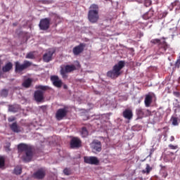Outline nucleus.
Wrapping results in <instances>:
<instances>
[{"mask_svg": "<svg viewBox=\"0 0 180 180\" xmlns=\"http://www.w3.org/2000/svg\"><path fill=\"white\" fill-rule=\"evenodd\" d=\"M167 14H168V13H167V12H164V13H163V15H165V16H167Z\"/></svg>", "mask_w": 180, "mask_h": 180, "instance_id": "obj_47", "label": "nucleus"}, {"mask_svg": "<svg viewBox=\"0 0 180 180\" xmlns=\"http://www.w3.org/2000/svg\"><path fill=\"white\" fill-rule=\"evenodd\" d=\"M175 141V137L174 136H171V137H170V141L171 142H173V141Z\"/></svg>", "mask_w": 180, "mask_h": 180, "instance_id": "obj_40", "label": "nucleus"}, {"mask_svg": "<svg viewBox=\"0 0 180 180\" xmlns=\"http://www.w3.org/2000/svg\"><path fill=\"white\" fill-rule=\"evenodd\" d=\"M25 58L27 59H31L33 60L35 58L34 54L33 52H30L28 53H27V56H25Z\"/></svg>", "mask_w": 180, "mask_h": 180, "instance_id": "obj_31", "label": "nucleus"}, {"mask_svg": "<svg viewBox=\"0 0 180 180\" xmlns=\"http://www.w3.org/2000/svg\"><path fill=\"white\" fill-rule=\"evenodd\" d=\"M51 20V19L49 18L41 19V21H39V29L42 31L48 30L50 28Z\"/></svg>", "mask_w": 180, "mask_h": 180, "instance_id": "obj_7", "label": "nucleus"}, {"mask_svg": "<svg viewBox=\"0 0 180 180\" xmlns=\"http://www.w3.org/2000/svg\"><path fill=\"white\" fill-rule=\"evenodd\" d=\"M146 112H147L148 115H151V111L150 110L147 109L146 110Z\"/></svg>", "mask_w": 180, "mask_h": 180, "instance_id": "obj_41", "label": "nucleus"}, {"mask_svg": "<svg viewBox=\"0 0 180 180\" xmlns=\"http://www.w3.org/2000/svg\"><path fill=\"white\" fill-rule=\"evenodd\" d=\"M136 114L139 119H142L148 116V115H145L144 109L141 108H139L136 110Z\"/></svg>", "mask_w": 180, "mask_h": 180, "instance_id": "obj_20", "label": "nucleus"}, {"mask_svg": "<svg viewBox=\"0 0 180 180\" xmlns=\"http://www.w3.org/2000/svg\"><path fill=\"white\" fill-rule=\"evenodd\" d=\"M32 62L29 60H24L23 64H20L19 61H15V73H20L24 70H27V68L32 66Z\"/></svg>", "mask_w": 180, "mask_h": 180, "instance_id": "obj_4", "label": "nucleus"}, {"mask_svg": "<svg viewBox=\"0 0 180 180\" xmlns=\"http://www.w3.org/2000/svg\"><path fill=\"white\" fill-rule=\"evenodd\" d=\"M171 120H172V124L174 126H178L179 125L178 118L176 117H172Z\"/></svg>", "mask_w": 180, "mask_h": 180, "instance_id": "obj_30", "label": "nucleus"}, {"mask_svg": "<svg viewBox=\"0 0 180 180\" xmlns=\"http://www.w3.org/2000/svg\"><path fill=\"white\" fill-rule=\"evenodd\" d=\"M158 53L164 54L168 49V44L165 41H163L158 45Z\"/></svg>", "mask_w": 180, "mask_h": 180, "instance_id": "obj_16", "label": "nucleus"}, {"mask_svg": "<svg viewBox=\"0 0 180 180\" xmlns=\"http://www.w3.org/2000/svg\"><path fill=\"white\" fill-rule=\"evenodd\" d=\"M71 148H79L82 146V141L77 137H73L70 141Z\"/></svg>", "mask_w": 180, "mask_h": 180, "instance_id": "obj_14", "label": "nucleus"}, {"mask_svg": "<svg viewBox=\"0 0 180 180\" xmlns=\"http://www.w3.org/2000/svg\"><path fill=\"white\" fill-rule=\"evenodd\" d=\"M2 64H3V62H2V60H1V58H0V70H1V68Z\"/></svg>", "mask_w": 180, "mask_h": 180, "instance_id": "obj_43", "label": "nucleus"}, {"mask_svg": "<svg viewBox=\"0 0 180 180\" xmlns=\"http://www.w3.org/2000/svg\"><path fill=\"white\" fill-rule=\"evenodd\" d=\"M54 54V51H49L44 54V57L42 58L44 60V62L45 63H49L52 60L53 56Z\"/></svg>", "mask_w": 180, "mask_h": 180, "instance_id": "obj_18", "label": "nucleus"}, {"mask_svg": "<svg viewBox=\"0 0 180 180\" xmlns=\"http://www.w3.org/2000/svg\"><path fill=\"white\" fill-rule=\"evenodd\" d=\"M6 150L7 151H11V149H10L9 146H6Z\"/></svg>", "mask_w": 180, "mask_h": 180, "instance_id": "obj_42", "label": "nucleus"}, {"mask_svg": "<svg viewBox=\"0 0 180 180\" xmlns=\"http://www.w3.org/2000/svg\"><path fill=\"white\" fill-rule=\"evenodd\" d=\"M84 162L86 164L92 165H98L99 160L96 156H84Z\"/></svg>", "mask_w": 180, "mask_h": 180, "instance_id": "obj_9", "label": "nucleus"}, {"mask_svg": "<svg viewBox=\"0 0 180 180\" xmlns=\"http://www.w3.org/2000/svg\"><path fill=\"white\" fill-rule=\"evenodd\" d=\"M46 169L44 167H41L37 170V172H34L32 176L36 179H44L46 176Z\"/></svg>", "mask_w": 180, "mask_h": 180, "instance_id": "obj_8", "label": "nucleus"}, {"mask_svg": "<svg viewBox=\"0 0 180 180\" xmlns=\"http://www.w3.org/2000/svg\"><path fill=\"white\" fill-rule=\"evenodd\" d=\"M32 84V80L30 79H27L24 82H22V86L25 88H29L30 87Z\"/></svg>", "mask_w": 180, "mask_h": 180, "instance_id": "obj_26", "label": "nucleus"}, {"mask_svg": "<svg viewBox=\"0 0 180 180\" xmlns=\"http://www.w3.org/2000/svg\"><path fill=\"white\" fill-rule=\"evenodd\" d=\"M91 148L92 150H94L96 152H101L102 150V143L101 141H100L98 139H94L91 143Z\"/></svg>", "mask_w": 180, "mask_h": 180, "instance_id": "obj_11", "label": "nucleus"}, {"mask_svg": "<svg viewBox=\"0 0 180 180\" xmlns=\"http://www.w3.org/2000/svg\"><path fill=\"white\" fill-rule=\"evenodd\" d=\"M155 94L153 93H148L146 94L144 99V105L146 108H150L153 100V96Z\"/></svg>", "mask_w": 180, "mask_h": 180, "instance_id": "obj_15", "label": "nucleus"}, {"mask_svg": "<svg viewBox=\"0 0 180 180\" xmlns=\"http://www.w3.org/2000/svg\"><path fill=\"white\" fill-rule=\"evenodd\" d=\"M87 18L91 24H96L98 22L100 18L98 5L93 4L89 6Z\"/></svg>", "mask_w": 180, "mask_h": 180, "instance_id": "obj_2", "label": "nucleus"}, {"mask_svg": "<svg viewBox=\"0 0 180 180\" xmlns=\"http://www.w3.org/2000/svg\"><path fill=\"white\" fill-rule=\"evenodd\" d=\"M153 170V167L150 164L146 165V169L142 170L143 174H146L147 175L150 174V172Z\"/></svg>", "mask_w": 180, "mask_h": 180, "instance_id": "obj_23", "label": "nucleus"}, {"mask_svg": "<svg viewBox=\"0 0 180 180\" xmlns=\"http://www.w3.org/2000/svg\"><path fill=\"white\" fill-rule=\"evenodd\" d=\"M18 153L25 152V155L22 157V160L25 162H30L32 160L33 158V152L31 146L21 143L18 144Z\"/></svg>", "mask_w": 180, "mask_h": 180, "instance_id": "obj_3", "label": "nucleus"}, {"mask_svg": "<svg viewBox=\"0 0 180 180\" xmlns=\"http://www.w3.org/2000/svg\"><path fill=\"white\" fill-rule=\"evenodd\" d=\"M161 40L160 39H153L150 40V44L156 45L158 44V46L161 44Z\"/></svg>", "mask_w": 180, "mask_h": 180, "instance_id": "obj_29", "label": "nucleus"}, {"mask_svg": "<svg viewBox=\"0 0 180 180\" xmlns=\"http://www.w3.org/2000/svg\"><path fill=\"white\" fill-rule=\"evenodd\" d=\"M152 1L151 0H145L144 1V6L148 8L151 6Z\"/></svg>", "mask_w": 180, "mask_h": 180, "instance_id": "obj_34", "label": "nucleus"}, {"mask_svg": "<svg viewBox=\"0 0 180 180\" xmlns=\"http://www.w3.org/2000/svg\"><path fill=\"white\" fill-rule=\"evenodd\" d=\"M126 63L124 60H120L115 64L111 70H109L106 73V76L112 79L118 78L122 75V70L125 67Z\"/></svg>", "mask_w": 180, "mask_h": 180, "instance_id": "obj_1", "label": "nucleus"}, {"mask_svg": "<svg viewBox=\"0 0 180 180\" xmlns=\"http://www.w3.org/2000/svg\"><path fill=\"white\" fill-rule=\"evenodd\" d=\"M34 99L37 103H42L44 100V91L41 90H37L34 92Z\"/></svg>", "mask_w": 180, "mask_h": 180, "instance_id": "obj_13", "label": "nucleus"}, {"mask_svg": "<svg viewBox=\"0 0 180 180\" xmlns=\"http://www.w3.org/2000/svg\"><path fill=\"white\" fill-rule=\"evenodd\" d=\"M63 89H68V86H67L66 84H64V85H63Z\"/></svg>", "mask_w": 180, "mask_h": 180, "instance_id": "obj_45", "label": "nucleus"}, {"mask_svg": "<svg viewBox=\"0 0 180 180\" xmlns=\"http://www.w3.org/2000/svg\"><path fill=\"white\" fill-rule=\"evenodd\" d=\"M22 173V167L20 166H17L14 168V174L15 175H20Z\"/></svg>", "mask_w": 180, "mask_h": 180, "instance_id": "obj_27", "label": "nucleus"}, {"mask_svg": "<svg viewBox=\"0 0 180 180\" xmlns=\"http://www.w3.org/2000/svg\"><path fill=\"white\" fill-rule=\"evenodd\" d=\"M172 6L176 11H180V1H175L174 2L172 3Z\"/></svg>", "mask_w": 180, "mask_h": 180, "instance_id": "obj_24", "label": "nucleus"}, {"mask_svg": "<svg viewBox=\"0 0 180 180\" xmlns=\"http://www.w3.org/2000/svg\"><path fill=\"white\" fill-rule=\"evenodd\" d=\"M152 155H153V152H150L149 155H148V157L149 158H152Z\"/></svg>", "mask_w": 180, "mask_h": 180, "instance_id": "obj_46", "label": "nucleus"}, {"mask_svg": "<svg viewBox=\"0 0 180 180\" xmlns=\"http://www.w3.org/2000/svg\"><path fill=\"white\" fill-rule=\"evenodd\" d=\"M8 95V89H3L1 91V96L4 97H7Z\"/></svg>", "mask_w": 180, "mask_h": 180, "instance_id": "obj_35", "label": "nucleus"}, {"mask_svg": "<svg viewBox=\"0 0 180 180\" xmlns=\"http://www.w3.org/2000/svg\"><path fill=\"white\" fill-rule=\"evenodd\" d=\"M133 111L131 109L127 108L122 112V117L127 120H131L133 119Z\"/></svg>", "mask_w": 180, "mask_h": 180, "instance_id": "obj_17", "label": "nucleus"}, {"mask_svg": "<svg viewBox=\"0 0 180 180\" xmlns=\"http://www.w3.org/2000/svg\"><path fill=\"white\" fill-rule=\"evenodd\" d=\"M68 107L59 108L57 110V111L56 112V119L58 121H60V120H63V118L68 115Z\"/></svg>", "mask_w": 180, "mask_h": 180, "instance_id": "obj_6", "label": "nucleus"}, {"mask_svg": "<svg viewBox=\"0 0 180 180\" xmlns=\"http://www.w3.org/2000/svg\"><path fill=\"white\" fill-rule=\"evenodd\" d=\"M89 135V131L86 127H82L81 130V136L82 138H86Z\"/></svg>", "mask_w": 180, "mask_h": 180, "instance_id": "obj_25", "label": "nucleus"}, {"mask_svg": "<svg viewBox=\"0 0 180 180\" xmlns=\"http://www.w3.org/2000/svg\"><path fill=\"white\" fill-rule=\"evenodd\" d=\"M154 151H155L154 148H151L150 150V153H152V154H153Z\"/></svg>", "mask_w": 180, "mask_h": 180, "instance_id": "obj_44", "label": "nucleus"}, {"mask_svg": "<svg viewBox=\"0 0 180 180\" xmlns=\"http://www.w3.org/2000/svg\"><path fill=\"white\" fill-rule=\"evenodd\" d=\"M5 166V158L3 156H0V168H3Z\"/></svg>", "mask_w": 180, "mask_h": 180, "instance_id": "obj_33", "label": "nucleus"}, {"mask_svg": "<svg viewBox=\"0 0 180 180\" xmlns=\"http://www.w3.org/2000/svg\"><path fill=\"white\" fill-rule=\"evenodd\" d=\"M175 67L177 68H180V54H179V58H177V60L175 63Z\"/></svg>", "mask_w": 180, "mask_h": 180, "instance_id": "obj_36", "label": "nucleus"}, {"mask_svg": "<svg viewBox=\"0 0 180 180\" xmlns=\"http://www.w3.org/2000/svg\"><path fill=\"white\" fill-rule=\"evenodd\" d=\"M13 68V64L11 62L7 63L3 68L2 70L4 72H9Z\"/></svg>", "mask_w": 180, "mask_h": 180, "instance_id": "obj_21", "label": "nucleus"}, {"mask_svg": "<svg viewBox=\"0 0 180 180\" xmlns=\"http://www.w3.org/2000/svg\"><path fill=\"white\" fill-rule=\"evenodd\" d=\"M63 174H64L65 176H70V175L72 174L71 169H70V168H68V167H65V168L63 170Z\"/></svg>", "mask_w": 180, "mask_h": 180, "instance_id": "obj_28", "label": "nucleus"}, {"mask_svg": "<svg viewBox=\"0 0 180 180\" xmlns=\"http://www.w3.org/2000/svg\"><path fill=\"white\" fill-rule=\"evenodd\" d=\"M51 82H52L53 86L58 89H60L63 86V81L59 78L58 75L51 76Z\"/></svg>", "mask_w": 180, "mask_h": 180, "instance_id": "obj_12", "label": "nucleus"}, {"mask_svg": "<svg viewBox=\"0 0 180 180\" xmlns=\"http://www.w3.org/2000/svg\"><path fill=\"white\" fill-rule=\"evenodd\" d=\"M58 19H59V16L58 15L55 16V20H58Z\"/></svg>", "mask_w": 180, "mask_h": 180, "instance_id": "obj_49", "label": "nucleus"}, {"mask_svg": "<svg viewBox=\"0 0 180 180\" xmlns=\"http://www.w3.org/2000/svg\"><path fill=\"white\" fill-rule=\"evenodd\" d=\"M173 94L177 98L180 96V93L178 91H174Z\"/></svg>", "mask_w": 180, "mask_h": 180, "instance_id": "obj_39", "label": "nucleus"}, {"mask_svg": "<svg viewBox=\"0 0 180 180\" xmlns=\"http://www.w3.org/2000/svg\"><path fill=\"white\" fill-rule=\"evenodd\" d=\"M76 70V66L75 65H66L65 67H60V74L63 79H67V73H70Z\"/></svg>", "mask_w": 180, "mask_h": 180, "instance_id": "obj_5", "label": "nucleus"}, {"mask_svg": "<svg viewBox=\"0 0 180 180\" xmlns=\"http://www.w3.org/2000/svg\"><path fill=\"white\" fill-rule=\"evenodd\" d=\"M2 75H3V73H2V72L1 71V69H0V79L1 78Z\"/></svg>", "mask_w": 180, "mask_h": 180, "instance_id": "obj_48", "label": "nucleus"}, {"mask_svg": "<svg viewBox=\"0 0 180 180\" xmlns=\"http://www.w3.org/2000/svg\"><path fill=\"white\" fill-rule=\"evenodd\" d=\"M10 129H11V131H13V132L14 133H20L23 131V129L21 127L18 126L16 122H13V124L10 125Z\"/></svg>", "mask_w": 180, "mask_h": 180, "instance_id": "obj_19", "label": "nucleus"}, {"mask_svg": "<svg viewBox=\"0 0 180 180\" xmlns=\"http://www.w3.org/2000/svg\"><path fill=\"white\" fill-rule=\"evenodd\" d=\"M35 89H38V91H41L42 92H44L49 91L51 89V88L49 86H44V85H37L35 86Z\"/></svg>", "mask_w": 180, "mask_h": 180, "instance_id": "obj_22", "label": "nucleus"}, {"mask_svg": "<svg viewBox=\"0 0 180 180\" xmlns=\"http://www.w3.org/2000/svg\"><path fill=\"white\" fill-rule=\"evenodd\" d=\"M169 148L172 150H176V146H175L174 145H172V144H169Z\"/></svg>", "mask_w": 180, "mask_h": 180, "instance_id": "obj_38", "label": "nucleus"}, {"mask_svg": "<svg viewBox=\"0 0 180 180\" xmlns=\"http://www.w3.org/2000/svg\"><path fill=\"white\" fill-rule=\"evenodd\" d=\"M86 44L85 43H80L79 45L72 49V53L74 56H79L84 51Z\"/></svg>", "mask_w": 180, "mask_h": 180, "instance_id": "obj_10", "label": "nucleus"}, {"mask_svg": "<svg viewBox=\"0 0 180 180\" xmlns=\"http://www.w3.org/2000/svg\"><path fill=\"white\" fill-rule=\"evenodd\" d=\"M15 120V117H8V122H14Z\"/></svg>", "mask_w": 180, "mask_h": 180, "instance_id": "obj_37", "label": "nucleus"}, {"mask_svg": "<svg viewBox=\"0 0 180 180\" xmlns=\"http://www.w3.org/2000/svg\"><path fill=\"white\" fill-rule=\"evenodd\" d=\"M13 25H14V26H15V24H13Z\"/></svg>", "mask_w": 180, "mask_h": 180, "instance_id": "obj_50", "label": "nucleus"}, {"mask_svg": "<svg viewBox=\"0 0 180 180\" xmlns=\"http://www.w3.org/2000/svg\"><path fill=\"white\" fill-rule=\"evenodd\" d=\"M8 111L11 112H17L18 109L15 105H9L8 106Z\"/></svg>", "mask_w": 180, "mask_h": 180, "instance_id": "obj_32", "label": "nucleus"}]
</instances>
